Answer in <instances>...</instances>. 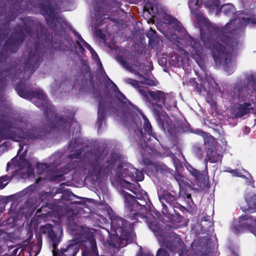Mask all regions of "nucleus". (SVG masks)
<instances>
[{
  "label": "nucleus",
  "mask_w": 256,
  "mask_h": 256,
  "mask_svg": "<svg viewBox=\"0 0 256 256\" xmlns=\"http://www.w3.org/2000/svg\"><path fill=\"white\" fill-rule=\"evenodd\" d=\"M256 23L254 19L251 18L248 16H240L227 24L222 29L224 34L219 37L220 41L212 42L210 48L212 53L214 59H225L226 64L228 62L229 58L236 54L238 48V42L236 38L229 36L226 34H230V32H234L236 28H242L248 24Z\"/></svg>",
  "instance_id": "f257e3e1"
},
{
  "label": "nucleus",
  "mask_w": 256,
  "mask_h": 256,
  "mask_svg": "<svg viewBox=\"0 0 256 256\" xmlns=\"http://www.w3.org/2000/svg\"><path fill=\"white\" fill-rule=\"evenodd\" d=\"M104 152L98 150H95L92 154V160L90 164L88 172L92 175L100 176L103 174L108 172L109 170L114 168L117 163L120 164L122 157L115 152H112L106 162Z\"/></svg>",
  "instance_id": "f03ea898"
},
{
  "label": "nucleus",
  "mask_w": 256,
  "mask_h": 256,
  "mask_svg": "<svg viewBox=\"0 0 256 256\" xmlns=\"http://www.w3.org/2000/svg\"><path fill=\"white\" fill-rule=\"evenodd\" d=\"M80 246L82 256H98L96 241L93 238H90L81 244L79 242L73 240L68 242L66 248H62L60 250L58 248L55 249L53 248V256H76Z\"/></svg>",
  "instance_id": "7ed1b4c3"
},
{
  "label": "nucleus",
  "mask_w": 256,
  "mask_h": 256,
  "mask_svg": "<svg viewBox=\"0 0 256 256\" xmlns=\"http://www.w3.org/2000/svg\"><path fill=\"white\" fill-rule=\"evenodd\" d=\"M122 194L124 198L125 208L129 212L127 214L128 218L130 220H135L136 222H141L140 220L146 222L148 208L146 199L142 197L136 198L124 192Z\"/></svg>",
  "instance_id": "20e7f679"
},
{
  "label": "nucleus",
  "mask_w": 256,
  "mask_h": 256,
  "mask_svg": "<svg viewBox=\"0 0 256 256\" xmlns=\"http://www.w3.org/2000/svg\"><path fill=\"white\" fill-rule=\"evenodd\" d=\"M39 131L36 128L25 132L19 128L14 127L9 122H6L0 126V142L10 140L19 142L21 139L34 140L40 137Z\"/></svg>",
  "instance_id": "39448f33"
},
{
  "label": "nucleus",
  "mask_w": 256,
  "mask_h": 256,
  "mask_svg": "<svg viewBox=\"0 0 256 256\" xmlns=\"http://www.w3.org/2000/svg\"><path fill=\"white\" fill-rule=\"evenodd\" d=\"M158 199L162 205V214L168 217L173 216V212H176L175 208L180 205L178 200L180 198L178 194L172 191L160 188L158 192Z\"/></svg>",
  "instance_id": "423d86ee"
},
{
  "label": "nucleus",
  "mask_w": 256,
  "mask_h": 256,
  "mask_svg": "<svg viewBox=\"0 0 256 256\" xmlns=\"http://www.w3.org/2000/svg\"><path fill=\"white\" fill-rule=\"evenodd\" d=\"M124 67L130 72L138 76L141 80V84L150 86H156L158 82L156 80L150 78L151 71L153 70V65H122Z\"/></svg>",
  "instance_id": "0eeeda50"
},
{
  "label": "nucleus",
  "mask_w": 256,
  "mask_h": 256,
  "mask_svg": "<svg viewBox=\"0 0 256 256\" xmlns=\"http://www.w3.org/2000/svg\"><path fill=\"white\" fill-rule=\"evenodd\" d=\"M112 230L116 234H120L123 238L131 240L134 237L132 228L128 222L124 219L117 216H114L111 220Z\"/></svg>",
  "instance_id": "6e6552de"
},
{
  "label": "nucleus",
  "mask_w": 256,
  "mask_h": 256,
  "mask_svg": "<svg viewBox=\"0 0 256 256\" xmlns=\"http://www.w3.org/2000/svg\"><path fill=\"white\" fill-rule=\"evenodd\" d=\"M232 229L236 234L250 232L256 236V218L254 220L252 216H241L238 223L232 224Z\"/></svg>",
  "instance_id": "1a4fd4ad"
},
{
  "label": "nucleus",
  "mask_w": 256,
  "mask_h": 256,
  "mask_svg": "<svg viewBox=\"0 0 256 256\" xmlns=\"http://www.w3.org/2000/svg\"><path fill=\"white\" fill-rule=\"evenodd\" d=\"M124 168L121 174L122 177L134 182H140L144 178V174L141 170L134 168L132 164L121 162L117 166L116 169Z\"/></svg>",
  "instance_id": "9d476101"
},
{
  "label": "nucleus",
  "mask_w": 256,
  "mask_h": 256,
  "mask_svg": "<svg viewBox=\"0 0 256 256\" xmlns=\"http://www.w3.org/2000/svg\"><path fill=\"white\" fill-rule=\"evenodd\" d=\"M113 101H106L102 98L99 100L98 116L96 124L98 128L100 129L107 112L114 113L116 109L112 106Z\"/></svg>",
  "instance_id": "9b49d317"
},
{
  "label": "nucleus",
  "mask_w": 256,
  "mask_h": 256,
  "mask_svg": "<svg viewBox=\"0 0 256 256\" xmlns=\"http://www.w3.org/2000/svg\"><path fill=\"white\" fill-rule=\"evenodd\" d=\"M148 96H150L153 101L157 104V106L162 108L166 104L168 105L170 104L173 103L174 100L172 97L171 95L168 93H165L162 91L157 90L156 91L148 90ZM149 102L148 100H146Z\"/></svg>",
  "instance_id": "f8f14e48"
},
{
  "label": "nucleus",
  "mask_w": 256,
  "mask_h": 256,
  "mask_svg": "<svg viewBox=\"0 0 256 256\" xmlns=\"http://www.w3.org/2000/svg\"><path fill=\"white\" fill-rule=\"evenodd\" d=\"M81 66L80 70L78 72V78L76 79V82L80 84L83 86H86L94 88V81L89 65Z\"/></svg>",
  "instance_id": "ddd939ff"
},
{
  "label": "nucleus",
  "mask_w": 256,
  "mask_h": 256,
  "mask_svg": "<svg viewBox=\"0 0 256 256\" xmlns=\"http://www.w3.org/2000/svg\"><path fill=\"white\" fill-rule=\"evenodd\" d=\"M214 142L213 137H207L204 139V144L207 150L206 151V156L208 160L210 163H216L220 160H222V156L217 153L216 150V146L214 144Z\"/></svg>",
  "instance_id": "4468645a"
},
{
  "label": "nucleus",
  "mask_w": 256,
  "mask_h": 256,
  "mask_svg": "<svg viewBox=\"0 0 256 256\" xmlns=\"http://www.w3.org/2000/svg\"><path fill=\"white\" fill-rule=\"evenodd\" d=\"M78 40L76 41V46L75 45L76 52V55L79 58L80 54H82L84 51V47L86 48L91 54L92 58L94 60L96 64H102L95 50L88 44L86 41H84L80 35L76 34Z\"/></svg>",
  "instance_id": "2eb2a0df"
},
{
  "label": "nucleus",
  "mask_w": 256,
  "mask_h": 256,
  "mask_svg": "<svg viewBox=\"0 0 256 256\" xmlns=\"http://www.w3.org/2000/svg\"><path fill=\"white\" fill-rule=\"evenodd\" d=\"M200 6L199 0H190L189 2V8L191 12L194 14L196 18L199 22L198 26L200 28V32L202 40L204 41V34L203 33V29L202 25L203 24H206V26H209V24L207 20L204 18L202 14L197 11Z\"/></svg>",
  "instance_id": "dca6fc26"
},
{
  "label": "nucleus",
  "mask_w": 256,
  "mask_h": 256,
  "mask_svg": "<svg viewBox=\"0 0 256 256\" xmlns=\"http://www.w3.org/2000/svg\"><path fill=\"white\" fill-rule=\"evenodd\" d=\"M52 2H48L46 4L42 6V14L46 18L48 23L49 24L55 22H60L62 20L59 19L56 12L52 8Z\"/></svg>",
  "instance_id": "f3484780"
},
{
  "label": "nucleus",
  "mask_w": 256,
  "mask_h": 256,
  "mask_svg": "<svg viewBox=\"0 0 256 256\" xmlns=\"http://www.w3.org/2000/svg\"><path fill=\"white\" fill-rule=\"evenodd\" d=\"M53 226L50 224H46L42 226L39 230L40 234H44L52 242V248L55 249L60 243V240L54 232Z\"/></svg>",
  "instance_id": "a211bd4d"
},
{
  "label": "nucleus",
  "mask_w": 256,
  "mask_h": 256,
  "mask_svg": "<svg viewBox=\"0 0 256 256\" xmlns=\"http://www.w3.org/2000/svg\"><path fill=\"white\" fill-rule=\"evenodd\" d=\"M204 84L207 82L209 84L208 86V90H207L204 86L202 84H198L195 80V78H190L189 80V84L192 85L194 87L195 90L199 94H202L203 92H206V91L208 92L209 90H211L212 87L214 88V86H217L218 84L216 83L214 80L211 77H206L204 81Z\"/></svg>",
  "instance_id": "6ab92c4d"
},
{
  "label": "nucleus",
  "mask_w": 256,
  "mask_h": 256,
  "mask_svg": "<svg viewBox=\"0 0 256 256\" xmlns=\"http://www.w3.org/2000/svg\"><path fill=\"white\" fill-rule=\"evenodd\" d=\"M245 200L246 206L242 204L240 206V208L242 212L246 214L256 212V194L253 192L247 194Z\"/></svg>",
  "instance_id": "aec40b11"
},
{
  "label": "nucleus",
  "mask_w": 256,
  "mask_h": 256,
  "mask_svg": "<svg viewBox=\"0 0 256 256\" xmlns=\"http://www.w3.org/2000/svg\"><path fill=\"white\" fill-rule=\"evenodd\" d=\"M254 110L252 104L249 102H245L239 104L234 110V114L236 118H240Z\"/></svg>",
  "instance_id": "412c9836"
},
{
  "label": "nucleus",
  "mask_w": 256,
  "mask_h": 256,
  "mask_svg": "<svg viewBox=\"0 0 256 256\" xmlns=\"http://www.w3.org/2000/svg\"><path fill=\"white\" fill-rule=\"evenodd\" d=\"M134 237H132L131 240H127L123 238L120 236V234L113 235L110 240L108 241V243L110 246L113 248H118L123 247L126 246L128 244L131 243L133 242Z\"/></svg>",
  "instance_id": "4be33fe9"
},
{
  "label": "nucleus",
  "mask_w": 256,
  "mask_h": 256,
  "mask_svg": "<svg viewBox=\"0 0 256 256\" xmlns=\"http://www.w3.org/2000/svg\"><path fill=\"white\" fill-rule=\"evenodd\" d=\"M124 82L136 89L140 94L144 98L145 100H148V88L140 86V80L138 81L132 78H126L124 80Z\"/></svg>",
  "instance_id": "5701e85b"
},
{
  "label": "nucleus",
  "mask_w": 256,
  "mask_h": 256,
  "mask_svg": "<svg viewBox=\"0 0 256 256\" xmlns=\"http://www.w3.org/2000/svg\"><path fill=\"white\" fill-rule=\"evenodd\" d=\"M206 161V165L205 170L200 172L198 174V176H196V180L198 182V184L200 186H206L208 183L209 178L208 172V166H207V160L205 159Z\"/></svg>",
  "instance_id": "b1692460"
},
{
  "label": "nucleus",
  "mask_w": 256,
  "mask_h": 256,
  "mask_svg": "<svg viewBox=\"0 0 256 256\" xmlns=\"http://www.w3.org/2000/svg\"><path fill=\"white\" fill-rule=\"evenodd\" d=\"M150 168L153 175L156 177L158 176L159 174H164L169 172L168 168L164 164H153L150 166Z\"/></svg>",
  "instance_id": "393cba45"
},
{
  "label": "nucleus",
  "mask_w": 256,
  "mask_h": 256,
  "mask_svg": "<svg viewBox=\"0 0 256 256\" xmlns=\"http://www.w3.org/2000/svg\"><path fill=\"white\" fill-rule=\"evenodd\" d=\"M170 24H173V26H175L176 27L175 28L176 30L174 34H172L170 36H168V38L174 43H175V42H178V43H181L178 40V34L180 32V30H181V27L176 19L170 18Z\"/></svg>",
  "instance_id": "a878e982"
},
{
  "label": "nucleus",
  "mask_w": 256,
  "mask_h": 256,
  "mask_svg": "<svg viewBox=\"0 0 256 256\" xmlns=\"http://www.w3.org/2000/svg\"><path fill=\"white\" fill-rule=\"evenodd\" d=\"M72 168L70 164H68L60 168V172L62 174H54L52 176V180L54 181L60 182L63 180L64 174H67L72 170Z\"/></svg>",
  "instance_id": "bb28decb"
},
{
  "label": "nucleus",
  "mask_w": 256,
  "mask_h": 256,
  "mask_svg": "<svg viewBox=\"0 0 256 256\" xmlns=\"http://www.w3.org/2000/svg\"><path fill=\"white\" fill-rule=\"evenodd\" d=\"M52 204L50 203H46L44 205H43L41 208L38 209L36 214L38 217H44L46 216L50 212Z\"/></svg>",
  "instance_id": "cd10ccee"
},
{
  "label": "nucleus",
  "mask_w": 256,
  "mask_h": 256,
  "mask_svg": "<svg viewBox=\"0 0 256 256\" xmlns=\"http://www.w3.org/2000/svg\"><path fill=\"white\" fill-rule=\"evenodd\" d=\"M189 41L190 44H188V46H190V48H188V50L190 53L192 55H198L199 50L200 48V44L198 42L192 39L191 38H189Z\"/></svg>",
  "instance_id": "c85d7f7f"
},
{
  "label": "nucleus",
  "mask_w": 256,
  "mask_h": 256,
  "mask_svg": "<svg viewBox=\"0 0 256 256\" xmlns=\"http://www.w3.org/2000/svg\"><path fill=\"white\" fill-rule=\"evenodd\" d=\"M115 92V98L122 104L123 107H126L128 104H131L130 102L126 98V96L122 94L120 90H116Z\"/></svg>",
  "instance_id": "c756f323"
},
{
  "label": "nucleus",
  "mask_w": 256,
  "mask_h": 256,
  "mask_svg": "<svg viewBox=\"0 0 256 256\" xmlns=\"http://www.w3.org/2000/svg\"><path fill=\"white\" fill-rule=\"evenodd\" d=\"M100 68L102 70V76L106 78V86L112 85V88L113 89L114 92H116V90H118V88L116 85L110 78L106 73L104 69L102 67L103 65H99Z\"/></svg>",
  "instance_id": "7c9ffc66"
},
{
  "label": "nucleus",
  "mask_w": 256,
  "mask_h": 256,
  "mask_svg": "<svg viewBox=\"0 0 256 256\" xmlns=\"http://www.w3.org/2000/svg\"><path fill=\"white\" fill-rule=\"evenodd\" d=\"M246 80L248 84L256 92V79L255 76L253 74H250L247 76Z\"/></svg>",
  "instance_id": "2f4dec72"
},
{
  "label": "nucleus",
  "mask_w": 256,
  "mask_h": 256,
  "mask_svg": "<svg viewBox=\"0 0 256 256\" xmlns=\"http://www.w3.org/2000/svg\"><path fill=\"white\" fill-rule=\"evenodd\" d=\"M148 226L154 233L158 234L160 231L159 223L156 221L150 222L148 224Z\"/></svg>",
  "instance_id": "473e14b6"
},
{
  "label": "nucleus",
  "mask_w": 256,
  "mask_h": 256,
  "mask_svg": "<svg viewBox=\"0 0 256 256\" xmlns=\"http://www.w3.org/2000/svg\"><path fill=\"white\" fill-rule=\"evenodd\" d=\"M144 129L148 134L154 136L152 132V126L148 119L144 122Z\"/></svg>",
  "instance_id": "72a5a7b5"
},
{
  "label": "nucleus",
  "mask_w": 256,
  "mask_h": 256,
  "mask_svg": "<svg viewBox=\"0 0 256 256\" xmlns=\"http://www.w3.org/2000/svg\"><path fill=\"white\" fill-rule=\"evenodd\" d=\"M84 150V148L76 150L74 153L69 154L68 158L70 159H78L80 157Z\"/></svg>",
  "instance_id": "f704fd0d"
},
{
  "label": "nucleus",
  "mask_w": 256,
  "mask_h": 256,
  "mask_svg": "<svg viewBox=\"0 0 256 256\" xmlns=\"http://www.w3.org/2000/svg\"><path fill=\"white\" fill-rule=\"evenodd\" d=\"M192 151L197 156H200L202 155V149L198 144L194 146L192 148Z\"/></svg>",
  "instance_id": "c9c22d12"
},
{
  "label": "nucleus",
  "mask_w": 256,
  "mask_h": 256,
  "mask_svg": "<svg viewBox=\"0 0 256 256\" xmlns=\"http://www.w3.org/2000/svg\"><path fill=\"white\" fill-rule=\"evenodd\" d=\"M56 44H54L53 45V48L56 49V50H69V46H67L63 44H60L58 46H56Z\"/></svg>",
  "instance_id": "e433bc0d"
},
{
  "label": "nucleus",
  "mask_w": 256,
  "mask_h": 256,
  "mask_svg": "<svg viewBox=\"0 0 256 256\" xmlns=\"http://www.w3.org/2000/svg\"><path fill=\"white\" fill-rule=\"evenodd\" d=\"M224 69L228 72V74H230L233 72L234 70L232 68V65H223Z\"/></svg>",
  "instance_id": "4c0bfd02"
},
{
  "label": "nucleus",
  "mask_w": 256,
  "mask_h": 256,
  "mask_svg": "<svg viewBox=\"0 0 256 256\" xmlns=\"http://www.w3.org/2000/svg\"><path fill=\"white\" fill-rule=\"evenodd\" d=\"M7 176H2L0 178V190L4 188L6 184H4V182L6 180Z\"/></svg>",
  "instance_id": "58836bf2"
},
{
  "label": "nucleus",
  "mask_w": 256,
  "mask_h": 256,
  "mask_svg": "<svg viewBox=\"0 0 256 256\" xmlns=\"http://www.w3.org/2000/svg\"><path fill=\"white\" fill-rule=\"evenodd\" d=\"M190 174L194 178L196 179V176H198V174L200 171L197 170L196 169L191 168V169L189 170Z\"/></svg>",
  "instance_id": "ea45409f"
},
{
  "label": "nucleus",
  "mask_w": 256,
  "mask_h": 256,
  "mask_svg": "<svg viewBox=\"0 0 256 256\" xmlns=\"http://www.w3.org/2000/svg\"><path fill=\"white\" fill-rule=\"evenodd\" d=\"M248 88L246 86H240L238 88V96L240 98L243 96V94H242V91L243 90H247Z\"/></svg>",
  "instance_id": "a19ab883"
},
{
  "label": "nucleus",
  "mask_w": 256,
  "mask_h": 256,
  "mask_svg": "<svg viewBox=\"0 0 256 256\" xmlns=\"http://www.w3.org/2000/svg\"><path fill=\"white\" fill-rule=\"evenodd\" d=\"M38 168L42 169L43 171H46L49 168V166L47 164L43 163L39 165Z\"/></svg>",
  "instance_id": "79ce46f5"
},
{
  "label": "nucleus",
  "mask_w": 256,
  "mask_h": 256,
  "mask_svg": "<svg viewBox=\"0 0 256 256\" xmlns=\"http://www.w3.org/2000/svg\"><path fill=\"white\" fill-rule=\"evenodd\" d=\"M42 234H40V232H38V234H36V236L37 238V241L38 244L40 245L42 244Z\"/></svg>",
  "instance_id": "37998d69"
},
{
  "label": "nucleus",
  "mask_w": 256,
  "mask_h": 256,
  "mask_svg": "<svg viewBox=\"0 0 256 256\" xmlns=\"http://www.w3.org/2000/svg\"><path fill=\"white\" fill-rule=\"evenodd\" d=\"M231 173L237 176H240V172L238 170H232Z\"/></svg>",
  "instance_id": "c03bdc74"
},
{
  "label": "nucleus",
  "mask_w": 256,
  "mask_h": 256,
  "mask_svg": "<svg viewBox=\"0 0 256 256\" xmlns=\"http://www.w3.org/2000/svg\"><path fill=\"white\" fill-rule=\"evenodd\" d=\"M116 58L118 59V60L120 61V62L122 63V64H126V62H124L123 58H122L121 57H118V56H117Z\"/></svg>",
  "instance_id": "a18cd8bd"
},
{
  "label": "nucleus",
  "mask_w": 256,
  "mask_h": 256,
  "mask_svg": "<svg viewBox=\"0 0 256 256\" xmlns=\"http://www.w3.org/2000/svg\"><path fill=\"white\" fill-rule=\"evenodd\" d=\"M163 66V70L164 72H168V68H167V66H171L172 65H166V64H164V65H162ZM173 66H175L176 65H172Z\"/></svg>",
  "instance_id": "49530a36"
},
{
  "label": "nucleus",
  "mask_w": 256,
  "mask_h": 256,
  "mask_svg": "<svg viewBox=\"0 0 256 256\" xmlns=\"http://www.w3.org/2000/svg\"><path fill=\"white\" fill-rule=\"evenodd\" d=\"M186 198L188 200H190L192 201V196L190 194H187L186 196Z\"/></svg>",
  "instance_id": "de8ad7c7"
},
{
  "label": "nucleus",
  "mask_w": 256,
  "mask_h": 256,
  "mask_svg": "<svg viewBox=\"0 0 256 256\" xmlns=\"http://www.w3.org/2000/svg\"><path fill=\"white\" fill-rule=\"evenodd\" d=\"M210 220V216H208V217L204 216L202 218V220H204V221H208V220Z\"/></svg>",
  "instance_id": "09e8293b"
},
{
  "label": "nucleus",
  "mask_w": 256,
  "mask_h": 256,
  "mask_svg": "<svg viewBox=\"0 0 256 256\" xmlns=\"http://www.w3.org/2000/svg\"><path fill=\"white\" fill-rule=\"evenodd\" d=\"M200 67V69L202 70L203 71H204V70L206 69V65H198Z\"/></svg>",
  "instance_id": "8fccbe9b"
},
{
  "label": "nucleus",
  "mask_w": 256,
  "mask_h": 256,
  "mask_svg": "<svg viewBox=\"0 0 256 256\" xmlns=\"http://www.w3.org/2000/svg\"><path fill=\"white\" fill-rule=\"evenodd\" d=\"M189 65H185V64H184V65H178V68H180V67H182V68H184L186 67H187Z\"/></svg>",
  "instance_id": "3c124183"
},
{
  "label": "nucleus",
  "mask_w": 256,
  "mask_h": 256,
  "mask_svg": "<svg viewBox=\"0 0 256 256\" xmlns=\"http://www.w3.org/2000/svg\"><path fill=\"white\" fill-rule=\"evenodd\" d=\"M36 54L33 55L32 57L31 58L32 59H36Z\"/></svg>",
  "instance_id": "603ef678"
},
{
  "label": "nucleus",
  "mask_w": 256,
  "mask_h": 256,
  "mask_svg": "<svg viewBox=\"0 0 256 256\" xmlns=\"http://www.w3.org/2000/svg\"><path fill=\"white\" fill-rule=\"evenodd\" d=\"M100 38H104V34H100Z\"/></svg>",
  "instance_id": "864d4df0"
},
{
  "label": "nucleus",
  "mask_w": 256,
  "mask_h": 256,
  "mask_svg": "<svg viewBox=\"0 0 256 256\" xmlns=\"http://www.w3.org/2000/svg\"><path fill=\"white\" fill-rule=\"evenodd\" d=\"M124 180V182H126V183L128 184H130V182L127 181L126 180Z\"/></svg>",
  "instance_id": "5fc2aeb1"
},
{
  "label": "nucleus",
  "mask_w": 256,
  "mask_h": 256,
  "mask_svg": "<svg viewBox=\"0 0 256 256\" xmlns=\"http://www.w3.org/2000/svg\"><path fill=\"white\" fill-rule=\"evenodd\" d=\"M10 163L8 162L7 164V170L8 169V167L9 166Z\"/></svg>",
  "instance_id": "6e6d98bb"
},
{
  "label": "nucleus",
  "mask_w": 256,
  "mask_h": 256,
  "mask_svg": "<svg viewBox=\"0 0 256 256\" xmlns=\"http://www.w3.org/2000/svg\"><path fill=\"white\" fill-rule=\"evenodd\" d=\"M79 139H78V140ZM77 140V139L76 138H75L74 140V142H76Z\"/></svg>",
  "instance_id": "4d7b16f0"
},
{
  "label": "nucleus",
  "mask_w": 256,
  "mask_h": 256,
  "mask_svg": "<svg viewBox=\"0 0 256 256\" xmlns=\"http://www.w3.org/2000/svg\"><path fill=\"white\" fill-rule=\"evenodd\" d=\"M152 10L154 12V7H152Z\"/></svg>",
  "instance_id": "13d9d810"
},
{
  "label": "nucleus",
  "mask_w": 256,
  "mask_h": 256,
  "mask_svg": "<svg viewBox=\"0 0 256 256\" xmlns=\"http://www.w3.org/2000/svg\"><path fill=\"white\" fill-rule=\"evenodd\" d=\"M177 181H178V176L175 178Z\"/></svg>",
  "instance_id": "bf43d9fd"
},
{
  "label": "nucleus",
  "mask_w": 256,
  "mask_h": 256,
  "mask_svg": "<svg viewBox=\"0 0 256 256\" xmlns=\"http://www.w3.org/2000/svg\"><path fill=\"white\" fill-rule=\"evenodd\" d=\"M22 148H20L19 149V150H18V152H20V151H21V150H22Z\"/></svg>",
  "instance_id": "052dcab7"
},
{
  "label": "nucleus",
  "mask_w": 256,
  "mask_h": 256,
  "mask_svg": "<svg viewBox=\"0 0 256 256\" xmlns=\"http://www.w3.org/2000/svg\"><path fill=\"white\" fill-rule=\"evenodd\" d=\"M2 120L0 118V124H2Z\"/></svg>",
  "instance_id": "680f3d73"
},
{
  "label": "nucleus",
  "mask_w": 256,
  "mask_h": 256,
  "mask_svg": "<svg viewBox=\"0 0 256 256\" xmlns=\"http://www.w3.org/2000/svg\"><path fill=\"white\" fill-rule=\"evenodd\" d=\"M120 50H117V49H116L115 50V51L116 52L117 51H119Z\"/></svg>",
  "instance_id": "e2e57ef3"
},
{
  "label": "nucleus",
  "mask_w": 256,
  "mask_h": 256,
  "mask_svg": "<svg viewBox=\"0 0 256 256\" xmlns=\"http://www.w3.org/2000/svg\"><path fill=\"white\" fill-rule=\"evenodd\" d=\"M140 256H142V255H140Z\"/></svg>",
  "instance_id": "0e129e2a"
}]
</instances>
